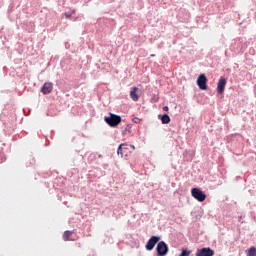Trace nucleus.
I'll use <instances>...</instances> for the list:
<instances>
[{
    "label": "nucleus",
    "mask_w": 256,
    "mask_h": 256,
    "mask_svg": "<svg viewBox=\"0 0 256 256\" xmlns=\"http://www.w3.org/2000/svg\"><path fill=\"white\" fill-rule=\"evenodd\" d=\"M199 89H201L202 91H206L207 89V76H205V74H200L197 78L196 81Z\"/></svg>",
    "instance_id": "5"
},
{
    "label": "nucleus",
    "mask_w": 256,
    "mask_h": 256,
    "mask_svg": "<svg viewBox=\"0 0 256 256\" xmlns=\"http://www.w3.org/2000/svg\"><path fill=\"white\" fill-rule=\"evenodd\" d=\"M72 236H73V231L67 230L63 233L62 237L64 241H75V239L71 238Z\"/></svg>",
    "instance_id": "9"
},
{
    "label": "nucleus",
    "mask_w": 256,
    "mask_h": 256,
    "mask_svg": "<svg viewBox=\"0 0 256 256\" xmlns=\"http://www.w3.org/2000/svg\"><path fill=\"white\" fill-rule=\"evenodd\" d=\"M191 195L196 199V201H199L200 203H203L205 199H207V195L204 194L203 191L199 188H192Z\"/></svg>",
    "instance_id": "2"
},
{
    "label": "nucleus",
    "mask_w": 256,
    "mask_h": 256,
    "mask_svg": "<svg viewBox=\"0 0 256 256\" xmlns=\"http://www.w3.org/2000/svg\"><path fill=\"white\" fill-rule=\"evenodd\" d=\"M138 90L139 88L133 87L132 91L130 92V97L133 101H139V95H137Z\"/></svg>",
    "instance_id": "10"
},
{
    "label": "nucleus",
    "mask_w": 256,
    "mask_h": 256,
    "mask_svg": "<svg viewBox=\"0 0 256 256\" xmlns=\"http://www.w3.org/2000/svg\"><path fill=\"white\" fill-rule=\"evenodd\" d=\"M191 255V250H182L179 256H189Z\"/></svg>",
    "instance_id": "14"
},
{
    "label": "nucleus",
    "mask_w": 256,
    "mask_h": 256,
    "mask_svg": "<svg viewBox=\"0 0 256 256\" xmlns=\"http://www.w3.org/2000/svg\"><path fill=\"white\" fill-rule=\"evenodd\" d=\"M127 150H129V147L126 144H120L117 153L123 157V153H126Z\"/></svg>",
    "instance_id": "11"
},
{
    "label": "nucleus",
    "mask_w": 256,
    "mask_h": 256,
    "mask_svg": "<svg viewBox=\"0 0 256 256\" xmlns=\"http://www.w3.org/2000/svg\"><path fill=\"white\" fill-rule=\"evenodd\" d=\"M130 147H131L132 149H135V146H134V145H130Z\"/></svg>",
    "instance_id": "18"
},
{
    "label": "nucleus",
    "mask_w": 256,
    "mask_h": 256,
    "mask_svg": "<svg viewBox=\"0 0 256 256\" xmlns=\"http://www.w3.org/2000/svg\"><path fill=\"white\" fill-rule=\"evenodd\" d=\"M163 111H169V107L168 106H164L163 107Z\"/></svg>",
    "instance_id": "16"
},
{
    "label": "nucleus",
    "mask_w": 256,
    "mask_h": 256,
    "mask_svg": "<svg viewBox=\"0 0 256 256\" xmlns=\"http://www.w3.org/2000/svg\"><path fill=\"white\" fill-rule=\"evenodd\" d=\"M105 123L109 125V127H117L119 123H121V116L113 113H109V116L104 117Z\"/></svg>",
    "instance_id": "1"
},
{
    "label": "nucleus",
    "mask_w": 256,
    "mask_h": 256,
    "mask_svg": "<svg viewBox=\"0 0 256 256\" xmlns=\"http://www.w3.org/2000/svg\"><path fill=\"white\" fill-rule=\"evenodd\" d=\"M66 15V18L69 19V17H71V15L69 14H65Z\"/></svg>",
    "instance_id": "17"
},
{
    "label": "nucleus",
    "mask_w": 256,
    "mask_h": 256,
    "mask_svg": "<svg viewBox=\"0 0 256 256\" xmlns=\"http://www.w3.org/2000/svg\"><path fill=\"white\" fill-rule=\"evenodd\" d=\"M52 91H53V83L45 82L41 88V93H43V95H49V93H52Z\"/></svg>",
    "instance_id": "8"
},
{
    "label": "nucleus",
    "mask_w": 256,
    "mask_h": 256,
    "mask_svg": "<svg viewBox=\"0 0 256 256\" xmlns=\"http://www.w3.org/2000/svg\"><path fill=\"white\" fill-rule=\"evenodd\" d=\"M156 251L158 256H165L169 253V247L164 241H160L157 244Z\"/></svg>",
    "instance_id": "3"
},
{
    "label": "nucleus",
    "mask_w": 256,
    "mask_h": 256,
    "mask_svg": "<svg viewBox=\"0 0 256 256\" xmlns=\"http://www.w3.org/2000/svg\"><path fill=\"white\" fill-rule=\"evenodd\" d=\"M134 123H141V119H139V118H134Z\"/></svg>",
    "instance_id": "15"
},
{
    "label": "nucleus",
    "mask_w": 256,
    "mask_h": 256,
    "mask_svg": "<svg viewBox=\"0 0 256 256\" xmlns=\"http://www.w3.org/2000/svg\"><path fill=\"white\" fill-rule=\"evenodd\" d=\"M246 255H247V256H256V248H255V246L250 247V248L246 251Z\"/></svg>",
    "instance_id": "13"
},
{
    "label": "nucleus",
    "mask_w": 256,
    "mask_h": 256,
    "mask_svg": "<svg viewBox=\"0 0 256 256\" xmlns=\"http://www.w3.org/2000/svg\"><path fill=\"white\" fill-rule=\"evenodd\" d=\"M215 251L209 247L198 249L196 252V256H214Z\"/></svg>",
    "instance_id": "6"
},
{
    "label": "nucleus",
    "mask_w": 256,
    "mask_h": 256,
    "mask_svg": "<svg viewBox=\"0 0 256 256\" xmlns=\"http://www.w3.org/2000/svg\"><path fill=\"white\" fill-rule=\"evenodd\" d=\"M159 118L161 119V122L163 125H167V124L171 123V118L167 114H164L162 116L160 115Z\"/></svg>",
    "instance_id": "12"
},
{
    "label": "nucleus",
    "mask_w": 256,
    "mask_h": 256,
    "mask_svg": "<svg viewBox=\"0 0 256 256\" xmlns=\"http://www.w3.org/2000/svg\"><path fill=\"white\" fill-rule=\"evenodd\" d=\"M227 85V79H225L224 77H221L219 80H218V83H217V92L220 94V95H223V93H225V87Z\"/></svg>",
    "instance_id": "7"
},
{
    "label": "nucleus",
    "mask_w": 256,
    "mask_h": 256,
    "mask_svg": "<svg viewBox=\"0 0 256 256\" xmlns=\"http://www.w3.org/2000/svg\"><path fill=\"white\" fill-rule=\"evenodd\" d=\"M151 57H155V54H151Z\"/></svg>",
    "instance_id": "19"
},
{
    "label": "nucleus",
    "mask_w": 256,
    "mask_h": 256,
    "mask_svg": "<svg viewBox=\"0 0 256 256\" xmlns=\"http://www.w3.org/2000/svg\"><path fill=\"white\" fill-rule=\"evenodd\" d=\"M160 237L158 236H151L150 239L148 240V242L146 243V250L147 251H153V249H155V245H157V243H159L160 241Z\"/></svg>",
    "instance_id": "4"
}]
</instances>
